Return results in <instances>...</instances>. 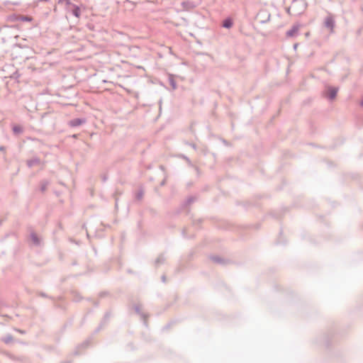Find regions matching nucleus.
Returning a JSON list of instances; mask_svg holds the SVG:
<instances>
[{
	"mask_svg": "<svg viewBox=\"0 0 363 363\" xmlns=\"http://www.w3.org/2000/svg\"><path fill=\"white\" fill-rule=\"evenodd\" d=\"M337 92V89L335 88H329L327 92V96L330 99H333L335 98L336 94Z\"/></svg>",
	"mask_w": 363,
	"mask_h": 363,
	"instance_id": "f257e3e1",
	"label": "nucleus"
},
{
	"mask_svg": "<svg viewBox=\"0 0 363 363\" xmlns=\"http://www.w3.org/2000/svg\"><path fill=\"white\" fill-rule=\"evenodd\" d=\"M325 26L330 28L331 30H333V26H334V20L332 17H328L326 19H325Z\"/></svg>",
	"mask_w": 363,
	"mask_h": 363,
	"instance_id": "f03ea898",
	"label": "nucleus"
},
{
	"mask_svg": "<svg viewBox=\"0 0 363 363\" xmlns=\"http://www.w3.org/2000/svg\"><path fill=\"white\" fill-rule=\"evenodd\" d=\"M298 28H299L298 26H294L291 30H289L287 32V33H286L287 36H289V37L294 36L295 34L297 33Z\"/></svg>",
	"mask_w": 363,
	"mask_h": 363,
	"instance_id": "7ed1b4c3",
	"label": "nucleus"
},
{
	"mask_svg": "<svg viewBox=\"0 0 363 363\" xmlns=\"http://www.w3.org/2000/svg\"><path fill=\"white\" fill-rule=\"evenodd\" d=\"M73 14L77 18L80 16V9L78 6H75L73 9Z\"/></svg>",
	"mask_w": 363,
	"mask_h": 363,
	"instance_id": "20e7f679",
	"label": "nucleus"
},
{
	"mask_svg": "<svg viewBox=\"0 0 363 363\" xmlns=\"http://www.w3.org/2000/svg\"><path fill=\"white\" fill-rule=\"evenodd\" d=\"M223 26H224L225 28H230V27L232 26V25H233V23H232L231 20H230V19H227V20H225V21L223 22Z\"/></svg>",
	"mask_w": 363,
	"mask_h": 363,
	"instance_id": "39448f33",
	"label": "nucleus"
},
{
	"mask_svg": "<svg viewBox=\"0 0 363 363\" xmlns=\"http://www.w3.org/2000/svg\"><path fill=\"white\" fill-rule=\"evenodd\" d=\"M19 21H32V18L30 17V16H19Z\"/></svg>",
	"mask_w": 363,
	"mask_h": 363,
	"instance_id": "423d86ee",
	"label": "nucleus"
},
{
	"mask_svg": "<svg viewBox=\"0 0 363 363\" xmlns=\"http://www.w3.org/2000/svg\"><path fill=\"white\" fill-rule=\"evenodd\" d=\"M9 20L11 21H19V16H16V15L11 16H9Z\"/></svg>",
	"mask_w": 363,
	"mask_h": 363,
	"instance_id": "0eeeda50",
	"label": "nucleus"
},
{
	"mask_svg": "<svg viewBox=\"0 0 363 363\" xmlns=\"http://www.w3.org/2000/svg\"><path fill=\"white\" fill-rule=\"evenodd\" d=\"M13 131L16 132V133L20 132L21 131V128L20 127H14L13 128Z\"/></svg>",
	"mask_w": 363,
	"mask_h": 363,
	"instance_id": "6e6552de",
	"label": "nucleus"
},
{
	"mask_svg": "<svg viewBox=\"0 0 363 363\" xmlns=\"http://www.w3.org/2000/svg\"><path fill=\"white\" fill-rule=\"evenodd\" d=\"M59 4L62 3L63 1L68 2L69 0H57Z\"/></svg>",
	"mask_w": 363,
	"mask_h": 363,
	"instance_id": "1a4fd4ad",
	"label": "nucleus"
},
{
	"mask_svg": "<svg viewBox=\"0 0 363 363\" xmlns=\"http://www.w3.org/2000/svg\"><path fill=\"white\" fill-rule=\"evenodd\" d=\"M33 240H34V241H35V242H38V240H37V239H36L35 236L33 235Z\"/></svg>",
	"mask_w": 363,
	"mask_h": 363,
	"instance_id": "9d476101",
	"label": "nucleus"
},
{
	"mask_svg": "<svg viewBox=\"0 0 363 363\" xmlns=\"http://www.w3.org/2000/svg\"><path fill=\"white\" fill-rule=\"evenodd\" d=\"M362 104L363 105V101H362Z\"/></svg>",
	"mask_w": 363,
	"mask_h": 363,
	"instance_id": "9b49d317",
	"label": "nucleus"
}]
</instances>
